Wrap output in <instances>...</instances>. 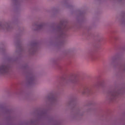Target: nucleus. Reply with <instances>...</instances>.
Instances as JSON below:
<instances>
[{
	"label": "nucleus",
	"mask_w": 125,
	"mask_h": 125,
	"mask_svg": "<svg viewBox=\"0 0 125 125\" xmlns=\"http://www.w3.org/2000/svg\"><path fill=\"white\" fill-rule=\"evenodd\" d=\"M0 72L2 73H5L8 72V67L7 66L2 65L0 67Z\"/></svg>",
	"instance_id": "obj_1"
},
{
	"label": "nucleus",
	"mask_w": 125,
	"mask_h": 125,
	"mask_svg": "<svg viewBox=\"0 0 125 125\" xmlns=\"http://www.w3.org/2000/svg\"><path fill=\"white\" fill-rule=\"evenodd\" d=\"M92 90L89 89L88 87H85V88H84V91L83 92V94L84 93H90L91 92Z\"/></svg>",
	"instance_id": "obj_2"
}]
</instances>
